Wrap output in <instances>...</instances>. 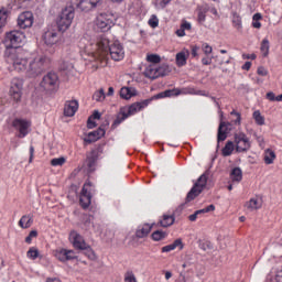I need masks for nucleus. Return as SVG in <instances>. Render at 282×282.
Instances as JSON below:
<instances>
[{
	"instance_id": "5",
	"label": "nucleus",
	"mask_w": 282,
	"mask_h": 282,
	"mask_svg": "<svg viewBox=\"0 0 282 282\" xmlns=\"http://www.w3.org/2000/svg\"><path fill=\"white\" fill-rule=\"evenodd\" d=\"M23 43H25V33H23V31L13 30L6 33V50H21Z\"/></svg>"
},
{
	"instance_id": "43",
	"label": "nucleus",
	"mask_w": 282,
	"mask_h": 282,
	"mask_svg": "<svg viewBox=\"0 0 282 282\" xmlns=\"http://www.w3.org/2000/svg\"><path fill=\"white\" fill-rule=\"evenodd\" d=\"M230 116H235V119L231 120V124H235L236 127H241V115L237 110H232L230 112Z\"/></svg>"
},
{
	"instance_id": "22",
	"label": "nucleus",
	"mask_w": 282,
	"mask_h": 282,
	"mask_svg": "<svg viewBox=\"0 0 282 282\" xmlns=\"http://www.w3.org/2000/svg\"><path fill=\"white\" fill-rule=\"evenodd\" d=\"M180 94H182V91L177 88L169 89L154 95L152 98H150V100L151 102H153V100H160L161 98H171V96H180Z\"/></svg>"
},
{
	"instance_id": "12",
	"label": "nucleus",
	"mask_w": 282,
	"mask_h": 282,
	"mask_svg": "<svg viewBox=\"0 0 282 282\" xmlns=\"http://www.w3.org/2000/svg\"><path fill=\"white\" fill-rule=\"evenodd\" d=\"M95 25L99 32H109L113 25V15L109 13H101L97 15Z\"/></svg>"
},
{
	"instance_id": "18",
	"label": "nucleus",
	"mask_w": 282,
	"mask_h": 282,
	"mask_svg": "<svg viewBox=\"0 0 282 282\" xmlns=\"http://www.w3.org/2000/svg\"><path fill=\"white\" fill-rule=\"evenodd\" d=\"M230 127H232V123L220 121L218 127V134H217L218 142H224V140L228 138V133H230L231 131Z\"/></svg>"
},
{
	"instance_id": "6",
	"label": "nucleus",
	"mask_w": 282,
	"mask_h": 282,
	"mask_svg": "<svg viewBox=\"0 0 282 282\" xmlns=\"http://www.w3.org/2000/svg\"><path fill=\"white\" fill-rule=\"evenodd\" d=\"M171 72L169 65H158L150 64L145 67L143 75L145 78H150V80H155V78H160L161 76H166Z\"/></svg>"
},
{
	"instance_id": "49",
	"label": "nucleus",
	"mask_w": 282,
	"mask_h": 282,
	"mask_svg": "<svg viewBox=\"0 0 282 282\" xmlns=\"http://www.w3.org/2000/svg\"><path fill=\"white\" fill-rule=\"evenodd\" d=\"M36 237H39V231H36V229L31 230L25 238V243H32V239H36Z\"/></svg>"
},
{
	"instance_id": "26",
	"label": "nucleus",
	"mask_w": 282,
	"mask_h": 282,
	"mask_svg": "<svg viewBox=\"0 0 282 282\" xmlns=\"http://www.w3.org/2000/svg\"><path fill=\"white\" fill-rule=\"evenodd\" d=\"M32 224H34V218L32 215H23L20 218L18 226H20V228L23 230H28V228H32Z\"/></svg>"
},
{
	"instance_id": "63",
	"label": "nucleus",
	"mask_w": 282,
	"mask_h": 282,
	"mask_svg": "<svg viewBox=\"0 0 282 282\" xmlns=\"http://www.w3.org/2000/svg\"><path fill=\"white\" fill-rule=\"evenodd\" d=\"M181 28L186 31V30H191L192 25H191L189 22L184 21V22L181 24Z\"/></svg>"
},
{
	"instance_id": "30",
	"label": "nucleus",
	"mask_w": 282,
	"mask_h": 282,
	"mask_svg": "<svg viewBox=\"0 0 282 282\" xmlns=\"http://www.w3.org/2000/svg\"><path fill=\"white\" fill-rule=\"evenodd\" d=\"M138 91L135 88H130V87H122L120 89V97L123 98V100H131L133 96H137Z\"/></svg>"
},
{
	"instance_id": "9",
	"label": "nucleus",
	"mask_w": 282,
	"mask_h": 282,
	"mask_svg": "<svg viewBox=\"0 0 282 282\" xmlns=\"http://www.w3.org/2000/svg\"><path fill=\"white\" fill-rule=\"evenodd\" d=\"M96 193V187H94V184H91L89 181H87L80 193L79 204L82 208L87 209L89 206H91V195Z\"/></svg>"
},
{
	"instance_id": "13",
	"label": "nucleus",
	"mask_w": 282,
	"mask_h": 282,
	"mask_svg": "<svg viewBox=\"0 0 282 282\" xmlns=\"http://www.w3.org/2000/svg\"><path fill=\"white\" fill-rule=\"evenodd\" d=\"M41 87H43L45 91L58 89V75H56V73L46 74L41 82Z\"/></svg>"
},
{
	"instance_id": "44",
	"label": "nucleus",
	"mask_w": 282,
	"mask_h": 282,
	"mask_svg": "<svg viewBox=\"0 0 282 282\" xmlns=\"http://www.w3.org/2000/svg\"><path fill=\"white\" fill-rule=\"evenodd\" d=\"M153 241H162V239H166V232L162 230H156L152 234Z\"/></svg>"
},
{
	"instance_id": "61",
	"label": "nucleus",
	"mask_w": 282,
	"mask_h": 282,
	"mask_svg": "<svg viewBox=\"0 0 282 282\" xmlns=\"http://www.w3.org/2000/svg\"><path fill=\"white\" fill-rule=\"evenodd\" d=\"M100 112L98 110H95L93 116H90L89 118H93L94 120H100Z\"/></svg>"
},
{
	"instance_id": "37",
	"label": "nucleus",
	"mask_w": 282,
	"mask_h": 282,
	"mask_svg": "<svg viewBox=\"0 0 282 282\" xmlns=\"http://www.w3.org/2000/svg\"><path fill=\"white\" fill-rule=\"evenodd\" d=\"M10 96L13 98V100H15V102H21L23 90L10 87Z\"/></svg>"
},
{
	"instance_id": "38",
	"label": "nucleus",
	"mask_w": 282,
	"mask_h": 282,
	"mask_svg": "<svg viewBox=\"0 0 282 282\" xmlns=\"http://www.w3.org/2000/svg\"><path fill=\"white\" fill-rule=\"evenodd\" d=\"M261 19H263V15L261 13H254L252 17V28L256 30H261Z\"/></svg>"
},
{
	"instance_id": "54",
	"label": "nucleus",
	"mask_w": 282,
	"mask_h": 282,
	"mask_svg": "<svg viewBox=\"0 0 282 282\" xmlns=\"http://www.w3.org/2000/svg\"><path fill=\"white\" fill-rule=\"evenodd\" d=\"M213 210H215V205H209L203 209L196 210V215H204L206 213H213Z\"/></svg>"
},
{
	"instance_id": "48",
	"label": "nucleus",
	"mask_w": 282,
	"mask_h": 282,
	"mask_svg": "<svg viewBox=\"0 0 282 282\" xmlns=\"http://www.w3.org/2000/svg\"><path fill=\"white\" fill-rule=\"evenodd\" d=\"M83 250H86L85 254L88 259H90V261H96V252H94V249L91 247L87 245V248Z\"/></svg>"
},
{
	"instance_id": "39",
	"label": "nucleus",
	"mask_w": 282,
	"mask_h": 282,
	"mask_svg": "<svg viewBox=\"0 0 282 282\" xmlns=\"http://www.w3.org/2000/svg\"><path fill=\"white\" fill-rule=\"evenodd\" d=\"M7 23H8V10L0 9V30L2 28H6Z\"/></svg>"
},
{
	"instance_id": "60",
	"label": "nucleus",
	"mask_w": 282,
	"mask_h": 282,
	"mask_svg": "<svg viewBox=\"0 0 282 282\" xmlns=\"http://www.w3.org/2000/svg\"><path fill=\"white\" fill-rule=\"evenodd\" d=\"M176 35L180 37L186 36V31L181 26L178 30H176Z\"/></svg>"
},
{
	"instance_id": "58",
	"label": "nucleus",
	"mask_w": 282,
	"mask_h": 282,
	"mask_svg": "<svg viewBox=\"0 0 282 282\" xmlns=\"http://www.w3.org/2000/svg\"><path fill=\"white\" fill-rule=\"evenodd\" d=\"M95 119H93V118H88V121H87V127L89 128V129H96V121H94Z\"/></svg>"
},
{
	"instance_id": "17",
	"label": "nucleus",
	"mask_w": 282,
	"mask_h": 282,
	"mask_svg": "<svg viewBox=\"0 0 282 282\" xmlns=\"http://www.w3.org/2000/svg\"><path fill=\"white\" fill-rule=\"evenodd\" d=\"M149 105H151V99H145L140 102H134V104L130 105L129 107H123V109L127 110V116L129 118V116H135V113H138V111H142V109L149 107Z\"/></svg>"
},
{
	"instance_id": "4",
	"label": "nucleus",
	"mask_w": 282,
	"mask_h": 282,
	"mask_svg": "<svg viewBox=\"0 0 282 282\" xmlns=\"http://www.w3.org/2000/svg\"><path fill=\"white\" fill-rule=\"evenodd\" d=\"M50 57L46 55H36L30 63H29V76L32 78H36V76H41L50 67Z\"/></svg>"
},
{
	"instance_id": "14",
	"label": "nucleus",
	"mask_w": 282,
	"mask_h": 282,
	"mask_svg": "<svg viewBox=\"0 0 282 282\" xmlns=\"http://www.w3.org/2000/svg\"><path fill=\"white\" fill-rule=\"evenodd\" d=\"M18 25L21 30H26V28H32L34 25V14L30 11L22 12L18 17Z\"/></svg>"
},
{
	"instance_id": "29",
	"label": "nucleus",
	"mask_w": 282,
	"mask_h": 282,
	"mask_svg": "<svg viewBox=\"0 0 282 282\" xmlns=\"http://www.w3.org/2000/svg\"><path fill=\"white\" fill-rule=\"evenodd\" d=\"M159 224L162 228H170V226H173L175 224V215H163Z\"/></svg>"
},
{
	"instance_id": "8",
	"label": "nucleus",
	"mask_w": 282,
	"mask_h": 282,
	"mask_svg": "<svg viewBox=\"0 0 282 282\" xmlns=\"http://www.w3.org/2000/svg\"><path fill=\"white\" fill-rule=\"evenodd\" d=\"M234 143L236 147L237 153H247L250 151L252 143L250 142V138L245 132H236L234 134Z\"/></svg>"
},
{
	"instance_id": "21",
	"label": "nucleus",
	"mask_w": 282,
	"mask_h": 282,
	"mask_svg": "<svg viewBox=\"0 0 282 282\" xmlns=\"http://www.w3.org/2000/svg\"><path fill=\"white\" fill-rule=\"evenodd\" d=\"M105 135V129L99 128L96 131L89 132L86 138H84V142L86 144H91L93 142H98Z\"/></svg>"
},
{
	"instance_id": "36",
	"label": "nucleus",
	"mask_w": 282,
	"mask_h": 282,
	"mask_svg": "<svg viewBox=\"0 0 282 282\" xmlns=\"http://www.w3.org/2000/svg\"><path fill=\"white\" fill-rule=\"evenodd\" d=\"M105 98H107V95L105 94V88L96 90L93 95V100H95L96 102H105Z\"/></svg>"
},
{
	"instance_id": "25",
	"label": "nucleus",
	"mask_w": 282,
	"mask_h": 282,
	"mask_svg": "<svg viewBox=\"0 0 282 282\" xmlns=\"http://www.w3.org/2000/svg\"><path fill=\"white\" fill-rule=\"evenodd\" d=\"M176 248H178V250H184V242L182 241V238L174 240L171 245L162 247L161 252H173Z\"/></svg>"
},
{
	"instance_id": "27",
	"label": "nucleus",
	"mask_w": 282,
	"mask_h": 282,
	"mask_svg": "<svg viewBox=\"0 0 282 282\" xmlns=\"http://www.w3.org/2000/svg\"><path fill=\"white\" fill-rule=\"evenodd\" d=\"M152 229V225L144 224L137 229L135 237H138V239H144V237H149V234L151 232Z\"/></svg>"
},
{
	"instance_id": "32",
	"label": "nucleus",
	"mask_w": 282,
	"mask_h": 282,
	"mask_svg": "<svg viewBox=\"0 0 282 282\" xmlns=\"http://www.w3.org/2000/svg\"><path fill=\"white\" fill-rule=\"evenodd\" d=\"M231 182H241L243 180V172L240 167H234L230 172Z\"/></svg>"
},
{
	"instance_id": "2",
	"label": "nucleus",
	"mask_w": 282,
	"mask_h": 282,
	"mask_svg": "<svg viewBox=\"0 0 282 282\" xmlns=\"http://www.w3.org/2000/svg\"><path fill=\"white\" fill-rule=\"evenodd\" d=\"M7 63H12L15 72H25L28 69V55L22 48H9L4 51Z\"/></svg>"
},
{
	"instance_id": "31",
	"label": "nucleus",
	"mask_w": 282,
	"mask_h": 282,
	"mask_svg": "<svg viewBox=\"0 0 282 282\" xmlns=\"http://www.w3.org/2000/svg\"><path fill=\"white\" fill-rule=\"evenodd\" d=\"M127 118H129V115H127V108H121L120 112L118 113L116 120L112 123V129H116V127L122 124V122H124Z\"/></svg>"
},
{
	"instance_id": "55",
	"label": "nucleus",
	"mask_w": 282,
	"mask_h": 282,
	"mask_svg": "<svg viewBox=\"0 0 282 282\" xmlns=\"http://www.w3.org/2000/svg\"><path fill=\"white\" fill-rule=\"evenodd\" d=\"M202 50L204 54H206V56H208L209 54H213V46H210L208 43H203Z\"/></svg>"
},
{
	"instance_id": "10",
	"label": "nucleus",
	"mask_w": 282,
	"mask_h": 282,
	"mask_svg": "<svg viewBox=\"0 0 282 282\" xmlns=\"http://www.w3.org/2000/svg\"><path fill=\"white\" fill-rule=\"evenodd\" d=\"M58 26L50 25L44 31L42 39L48 47L56 45L61 41V34H58Z\"/></svg>"
},
{
	"instance_id": "40",
	"label": "nucleus",
	"mask_w": 282,
	"mask_h": 282,
	"mask_svg": "<svg viewBox=\"0 0 282 282\" xmlns=\"http://www.w3.org/2000/svg\"><path fill=\"white\" fill-rule=\"evenodd\" d=\"M28 259H32V261L39 259V249L36 247H31L26 252Z\"/></svg>"
},
{
	"instance_id": "45",
	"label": "nucleus",
	"mask_w": 282,
	"mask_h": 282,
	"mask_svg": "<svg viewBox=\"0 0 282 282\" xmlns=\"http://www.w3.org/2000/svg\"><path fill=\"white\" fill-rule=\"evenodd\" d=\"M148 63H152V65H158V63H161L162 57L158 54H149L147 55Z\"/></svg>"
},
{
	"instance_id": "15",
	"label": "nucleus",
	"mask_w": 282,
	"mask_h": 282,
	"mask_svg": "<svg viewBox=\"0 0 282 282\" xmlns=\"http://www.w3.org/2000/svg\"><path fill=\"white\" fill-rule=\"evenodd\" d=\"M68 239L76 250H87V242L85 241V238H83V236H80L76 230L70 231Z\"/></svg>"
},
{
	"instance_id": "50",
	"label": "nucleus",
	"mask_w": 282,
	"mask_h": 282,
	"mask_svg": "<svg viewBox=\"0 0 282 282\" xmlns=\"http://www.w3.org/2000/svg\"><path fill=\"white\" fill-rule=\"evenodd\" d=\"M172 0H155L154 6L158 10H164L165 6H169Z\"/></svg>"
},
{
	"instance_id": "11",
	"label": "nucleus",
	"mask_w": 282,
	"mask_h": 282,
	"mask_svg": "<svg viewBox=\"0 0 282 282\" xmlns=\"http://www.w3.org/2000/svg\"><path fill=\"white\" fill-rule=\"evenodd\" d=\"M11 127L19 132L18 138H25L30 133L32 121L23 118H15L11 122Z\"/></svg>"
},
{
	"instance_id": "23",
	"label": "nucleus",
	"mask_w": 282,
	"mask_h": 282,
	"mask_svg": "<svg viewBox=\"0 0 282 282\" xmlns=\"http://www.w3.org/2000/svg\"><path fill=\"white\" fill-rule=\"evenodd\" d=\"M188 56H191V52L186 48L178 52L175 56L177 67H184L188 61Z\"/></svg>"
},
{
	"instance_id": "28",
	"label": "nucleus",
	"mask_w": 282,
	"mask_h": 282,
	"mask_svg": "<svg viewBox=\"0 0 282 282\" xmlns=\"http://www.w3.org/2000/svg\"><path fill=\"white\" fill-rule=\"evenodd\" d=\"M274 160H276V152L274 150L268 148L263 153V162L267 165L274 164Z\"/></svg>"
},
{
	"instance_id": "42",
	"label": "nucleus",
	"mask_w": 282,
	"mask_h": 282,
	"mask_svg": "<svg viewBox=\"0 0 282 282\" xmlns=\"http://www.w3.org/2000/svg\"><path fill=\"white\" fill-rule=\"evenodd\" d=\"M232 25H234V28H236V30H241V28H243V25L241 23V15L234 13Z\"/></svg>"
},
{
	"instance_id": "56",
	"label": "nucleus",
	"mask_w": 282,
	"mask_h": 282,
	"mask_svg": "<svg viewBox=\"0 0 282 282\" xmlns=\"http://www.w3.org/2000/svg\"><path fill=\"white\" fill-rule=\"evenodd\" d=\"M257 74L259 76H268V69H265V67H263V66H259L257 69Z\"/></svg>"
},
{
	"instance_id": "19",
	"label": "nucleus",
	"mask_w": 282,
	"mask_h": 282,
	"mask_svg": "<svg viewBox=\"0 0 282 282\" xmlns=\"http://www.w3.org/2000/svg\"><path fill=\"white\" fill-rule=\"evenodd\" d=\"M78 111V100H68L64 105V116L66 118H73Z\"/></svg>"
},
{
	"instance_id": "47",
	"label": "nucleus",
	"mask_w": 282,
	"mask_h": 282,
	"mask_svg": "<svg viewBox=\"0 0 282 282\" xmlns=\"http://www.w3.org/2000/svg\"><path fill=\"white\" fill-rule=\"evenodd\" d=\"M207 12L208 11L206 9L198 8V15H197L198 23H205Z\"/></svg>"
},
{
	"instance_id": "62",
	"label": "nucleus",
	"mask_w": 282,
	"mask_h": 282,
	"mask_svg": "<svg viewBox=\"0 0 282 282\" xmlns=\"http://www.w3.org/2000/svg\"><path fill=\"white\" fill-rule=\"evenodd\" d=\"M199 46H192V56H198Z\"/></svg>"
},
{
	"instance_id": "3",
	"label": "nucleus",
	"mask_w": 282,
	"mask_h": 282,
	"mask_svg": "<svg viewBox=\"0 0 282 282\" xmlns=\"http://www.w3.org/2000/svg\"><path fill=\"white\" fill-rule=\"evenodd\" d=\"M74 17H76V10L72 4L62 8L55 20L58 32H67L72 28V23H74Z\"/></svg>"
},
{
	"instance_id": "24",
	"label": "nucleus",
	"mask_w": 282,
	"mask_h": 282,
	"mask_svg": "<svg viewBox=\"0 0 282 282\" xmlns=\"http://www.w3.org/2000/svg\"><path fill=\"white\" fill-rule=\"evenodd\" d=\"M261 206H263V203L261 202V198H259V196L252 197L245 204V207L247 208V210H250V213L259 210Z\"/></svg>"
},
{
	"instance_id": "34",
	"label": "nucleus",
	"mask_w": 282,
	"mask_h": 282,
	"mask_svg": "<svg viewBox=\"0 0 282 282\" xmlns=\"http://www.w3.org/2000/svg\"><path fill=\"white\" fill-rule=\"evenodd\" d=\"M262 56L265 58L270 54V41L268 37L263 39L260 45Z\"/></svg>"
},
{
	"instance_id": "1",
	"label": "nucleus",
	"mask_w": 282,
	"mask_h": 282,
	"mask_svg": "<svg viewBox=\"0 0 282 282\" xmlns=\"http://www.w3.org/2000/svg\"><path fill=\"white\" fill-rule=\"evenodd\" d=\"M85 52L88 54V61H95V63H109V54L112 61H122L124 58V46L120 41H115L109 44V39L101 35L98 36L95 44V52H89V46L85 47Z\"/></svg>"
},
{
	"instance_id": "35",
	"label": "nucleus",
	"mask_w": 282,
	"mask_h": 282,
	"mask_svg": "<svg viewBox=\"0 0 282 282\" xmlns=\"http://www.w3.org/2000/svg\"><path fill=\"white\" fill-rule=\"evenodd\" d=\"M232 151H235V142L227 141V143L223 148L224 158H228V155H232Z\"/></svg>"
},
{
	"instance_id": "53",
	"label": "nucleus",
	"mask_w": 282,
	"mask_h": 282,
	"mask_svg": "<svg viewBox=\"0 0 282 282\" xmlns=\"http://www.w3.org/2000/svg\"><path fill=\"white\" fill-rule=\"evenodd\" d=\"M253 137L256 138L260 149H265V138H263V135H259L257 133H254Z\"/></svg>"
},
{
	"instance_id": "64",
	"label": "nucleus",
	"mask_w": 282,
	"mask_h": 282,
	"mask_svg": "<svg viewBox=\"0 0 282 282\" xmlns=\"http://www.w3.org/2000/svg\"><path fill=\"white\" fill-rule=\"evenodd\" d=\"M250 67H252V62H246L242 65V69H245L246 72H249Z\"/></svg>"
},
{
	"instance_id": "41",
	"label": "nucleus",
	"mask_w": 282,
	"mask_h": 282,
	"mask_svg": "<svg viewBox=\"0 0 282 282\" xmlns=\"http://www.w3.org/2000/svg\"><path fill=\"white\" fill-rule=\"evenodd\" d=\"M11 87H12L13 89L23 90V79H22V78H19V77H14V78L11 80Z\"/></svg>"
},
{
	"instance_id": "59",
	"label": "nucleus",
	"mask_w": 282,
	"mask_h": 282,
	"mask_svg": "<svg viewBox=\"0 0 282 282\" xmlns=\"http://www.w3.org/2000/svg\"><path fill=\"white\" fill-rule=\"evenodd\" d=\"M33 161H34V147L31 145V147H30L29 164H32Z\"/></svg>"
},
{
	"instance_id": "57",
	"label": "nucleus",
	"mask_w": 282,
	"mask_h": 282,
	"mask_svg": "<svg viewBox=\"0 0 282 282\" xmlns=\"http://www.w3.org/2000/svg\"><path fill=\"white\" fill-rule=\"evenodd\" d=\"M267 99L270 100L271 102H276V95H274V93L272 91L267 93Z\"/></svg>"
},
{
	"instance_id": "46",
	"label": "nucleus",
	"mask_w": 282,
	"mask_h": 282,
	"mask_svg": "<svg viewBox=\"0 0 282 282\" xmlns=\"http://www.w3.org/2000/svg\"><path fill=\"white\" fill-rule=\"evenodd\" d=\"M148 23H149L150 28L155 30V28H158V25H160V19H158V15L153 14L149 19Z\"/></svg>"
},
{
	"instance_id": "33",
	"label": "nucleus",
	"mask_w": 282,
	"mask_h": 282,
	"mask_svg": "<svg viewBox=\"0 0 282 282\" xmlns=\"http://www.w3.org/2000/svg\"><path fill=\"white\" fill-rule=\"evenodd\" d=\"M252 118H253L256 124H258V127H263V124H265V117H263V115H261L260 110L253 111Z\"/></svg>"
},
{
	"instance_id": "20",
	"label": "nucleus",
	"mask_w": 282,
	"mask_h": 282,
	"mask_svg": "<svg viewBox=\"0 0 282 282\" xmlns=\"http://www.w3.org/2000/svg\"><path fill=\"white\" fill-rule=\"evenodd\" d=\"M101 4L102 0H79L78 8L84 12H89V10H94V8H98Z\"/></svg>"
},
{
	"instance_id": "52",
	"label": "nucleus",
	"mask_w": 282,
	"mask_h": 282,
	"mask_svg": "<svg viewBox=\"0 0 282 282\" xmlns=\"http://www.w3.org/2000/svg\"><path fill=\"white\" fill-rule=\"evenodd\" d=\"M65 162H66L65 158L61 156V158L53 159L51 161V165L52 166H63V164H65Z\"/></svg>"
},
{
	"instance_id": "7",
	"label": "nucleus",
	"mask_w": 282,
	"mask_h": 282,
	"mask_svg": "<svg viewBox=\"0 0 282 282\" xmlns=\"http://www.w3.org/2000/svg\"><path fill=\"white\" fill-rule=\"evenodd\" d=\"M208 184V175L202 174L197 181L194 183V186L191 188L186 196V202H193L196 197H199L202 193L204 192V188H206V185Z\"/></svg>"
},
{
	"instance_id": "51",
	"label": "nucleus",
	"mask_w": 282,
	"mask_h": 282,
	"mask_svg": "<svg viewBox=\"0 0 282 282\" xmlns=\"http://www.w3.org/2000/svg\"><path fill=\"white\" fill-rule=\"evenodd\" d=\"M124 282H138V279L135 278V273H133L132 271L126 272Z\"/></svg>"
},
{
	"instance_id": "16",
	"label": "nucleus",
	"mask_w": 282,
	"mask_h": 282,
	"mask_svg": "<svg viewBox=\"0 0 282 282\" xmlns=\"http://www.w3.org/2000/svg\"><path fill=\"white\" fill-rule=\"evenodd\" d=\"M53 256L57 261H61L62 263H65V261H72L76 259V256L74 254V250H67V249H56L53 250Z\"/></svg>"
}]
</instances>
